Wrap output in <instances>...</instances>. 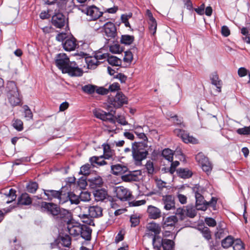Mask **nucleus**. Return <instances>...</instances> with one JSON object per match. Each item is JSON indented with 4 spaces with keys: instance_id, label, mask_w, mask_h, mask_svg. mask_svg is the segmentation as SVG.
Here are the masks:
<instances>
[{
    "instance_id": "nucleus-1",
    "label": "nucleus",
    "mask_w": 250,
    "mask_h": 250,
    "mask_svg": "<svg viewBox=\"0 0 250 250\" xmlns=\"http://www.w3.org/2000/svg\"><path fill=\"white\" fill-rule=\"evenodd\" d=\"M60 205L52 202H43L41 205L42 212L69 224L72 218L71 213L69 210L61 208Z\"/></svg>"
},
{
    "instance_id": "nucleus-2",
    "label": "nucleus",
    "mask_w": 250,
    "mask_h": 250,
    "mask_svg": "<svg viewBox=\"0 0 250 250\" xmlns=\"http://www.w3.org/2000/svg\"><path fill=\"white\" fill-rule=\"evenodd\" d=\"M112 173L115 175H122V179L125 182L136 181L137 175L133 173L134 171H129V173L123 175L128 170L127 166L121 164H116L111 166Z\"/></svg>"
},
{
    "instance_id": "nucleus-3",
    "label": "nucleus",
    "mask_w": 250,
    "mask_h": 250,
    "mask_svg": "<svg viewBox=\"0 0 250 250\" xmlns=\"http://www.w3.org/2000/svg\"><path fill=\"white\" fill-rule=\"evenodd\" d=\"M108 105H110L112 109L116 111V109L121 107L124 104L128 103V98L122 92H118L115 96H108L107 98Z\"/></svg>"
},
{
    "instance_id": "nucleus-4",
    "label": "nucleus",
    "mask_w": 250,
    "mask_h": 250,
    "mask_svg": "<svg viewBox=\"0 0 250 250\" xmlns=\"http://www.w3.org/2000/svg\"><path fill=\"white\" fill-rule=\"evenodd\" d=\"M112 107L110 105H107V112L98 109L94 111V114L96 118L99 119L103 121H108L112 124L115 123V121L113 117L116 113V111L111 108Z\"/></svg>"
},
{
    "instance_id": "nucleus-5",
    "label": "nucleus",
    "mask_w": 250,
    "mask_h": 250,
    "mask_svg": "<svg viewBox=\"0 0 250 250\" xmlns=\"http://www.w3.org/2000/svg\"><path fill=\"white\" fill-rule=\"evenodd\" d=\"M79 9L87 16H90V21H95L101 17L103 12H101L99 8L94 5L87 6L83 8H79Z\"/></svg>"
},
{
    "instance_id": "nucleus-6",
    "label": "nucleus",
    "mask_w": 250,
    "mask_h": 250,
    "mask_svg": "<svg viewBox=\"0 0 250 250\" xmlns=\"http://www.w3.org/2000/svg\"><path fill=\"white\" fill-rule=\"evenodd\" d=\"M62 73H67L71 77H81L83 75V71L78 66L75 61H71L66 68H64Z\"/></svg>"
},
{
    "instance_id": "nucleus-7",
    "label": "nucleus",
    "mask_w": 250,
    "mask_h": 250,
    "mask_svg": "<svg viewBox=\"0 0 250 250\" xmlns=\"http://www.w3.org/2000/svg\"><path fill=\"white\" fill-rule=\"evenodd\" d=\"M174 132L186 144H197L198 143L197 139L189 135L188 133L183 129L177 128L174 130Z\"/></svg>"
},
{
    "instance_id": "nucleus-8",
    "label": "nucleus",
    "mask_w": 250,
    "mask_h": 250,
    "mask_svg": "<svg viewBox=\"0 0 250 250\" xmlns=\"http://www.w3.org/2000/svg\"><path fill=\"white\" fill-rule=\"evenodd\" d=\"M70 62L69 58L65 53L57 54L55 59L56 65L57 67L62 71V73Z\"/></svg>"
},
{
    "instance_id": "nucleus-9",
    "label": "nucleus",
    "mask_w": 250,
    "mask_h": 250,
    "mask_svg": "<svg viewBox=\"0 0 250 250\" xmlns=\"http://www.w3.org/2000/svg\"><path fill=\"white\" fill-rule=\"evenodd\" d=\"M78 231L76 235H81V237L85 240L90 241L91 239L92 229L86 225L79 224Z\"/></svg>"
},
{
    "instance_id": "nucleus-10",
    "label": "nucleus",
    "mask_w": 250,
    "mask_h": 250,
    "mask_svg": "<svg viewBox=\"0 0 250 250\" xmlns=\"http://www.w3.org/2000/svg\"><path fill=\"white\" fill-rule=\"evenodd\" d=\"M132 150V156L134 164L137 166L142 165V161L146 159L149 154L148 152H140L138 150H135L133 147Z\"/></svg>"
},
{
    "instance_id": "nucleus-11",
    "label": "nucleus",
    "mask_w": 250,
    "mask_h": 250,
    "mask_svg": "<svg viewBox=\"0 0 250 250\" xmlns=\"http://www.w3.org/2000/svg\"><path fill=\"white\" fill-rule=\"evenodd\" d=\"M116 196L121 201H126L129 199L131 193L129 190L123 186L116 187L114 190Z\"/></svg>"
},
{
    "instance_id": "nucleus-12",
    "label": "nucleus",
    "mask_w": 250,
    "mask_h": 250,
    "mask_svg": "<svg viewBox=\"0 0 250 250\" xmlns=\"http://www.w3.org/2000/svg\"><path fill=\"white\" fill-rule=\"evenodd\" d=\"M51 22L56 28H62L65 25V16L62 13L55 12L52 17Z\"/></svg>"
},
{
    "instance_id": "nucleus-13",
    "label": "nucleus",
    "mask_w": 250,
    "mask_h": 250,
    "mask_svg": "<svg viewBox=\"0 0 250 250\" xmlns=\"http://www.w3.org/2000/svg\"><path fill=\"white\" fill-rule=\"evenodd\" d=\"M44 194L47 196L46 199L49 201H52L53 199H57L59 200V204H62V200L63 197L62 196L61 190H56L53 189H44Z\"/></svg>"
},
{
    "instance_id": "nucleus-14",
    "label": "nucleus",
    "mask_w": 250,
    "mask_h": 250,
    "mask_svg": "<svg viewBox=\"0 0 250 250\" xmlns=\"http://www.w3.org/2000/svg\"><path fill=\"white\" fill-rule=\"evenodd\" d=\"M73 56H77V59H81V58H84L85 62L87 65V68L89 69H95V63H94V60L91 59V56H88V54L83 51L78 52L72 54Z\"/></svg>"
},
{
    "instance_id": "nucleus-15",
    "label": "nucleus",
    "mask_w": 250,
    "mask_h": 250,
    "mask_svg": "<svg viewBox=\"0 0 250 250\" xmlns=\"http://www.w3.org/2000/svg\"><path fill=\"white\" fill-rule=\"evenodd\" d=\"M88 182L89 188L92 189L93 190L97 189L98 188L101 187L103 184V179L97 173H95V175L93 177L89 176Z\"/></svg>"
},
{
    "instance_id": "nucleus-16",
    "label": "nucleus",
    "mask_w": 250,
    "mask_h": 250,
    "mask_svg": "<svg viewBox=\"0 0 250 250\" xmlns=\"http://www.w3.org/2000/svg\"><path fill=\"white\" fill-rule=\"evenodd\" d=\"M105 35L111 38H115L117 36V29L114 23L111 21L106 22L104 25Z\"/></svg>"
},
{
    "instance_id": "nucleus-17",
    "label": "nucleus",
    "mask_w": 250,
    "mask_h": 250,
    "mask_svg": "<svg viewBox=\"0 0 250 250\" xmlns=\"http://www.w3.org/2000/svg\"><path fill=\"white\" fill-rule=\"evenodd\" d=\"M95 200L97 201H103L111 197L108 195L107 191L104 188H97L92 191Z\"/></svg>"
},
{
    "instance_id": "nucleus-18",
    "label": "nucleus",
    "mask_w": 250,
    "mask_h": 250,
    "mask_svg": "<svg viewBox=\"0 0 250 250\" xmlns=\"http://www.w3.org/2000/svg\"><path fill=\"white\" fill-rule=\"evenodd\" d=\"M175 246L174 242L170 239H161L159 241V246H156L157 250H160L163 248L164 250H171Z\"/></svg>"
},
{
    "instance_id": "nucleus-19",
    "label": "nucleus",
    "mask_w": 250,
    "mask_h": 250,
    "mask_svg": "<svg viewBox=\"0 0 250 250\" xmlns=\"http://www.w3.org/2000/svg\"><path fill=\"white\" fill-rule=\"evenodd\" d=\"M165 214L163 216V220L162 222V226L163 229H165L167 227L174 226L175 224L178 222L177 217L174 215H171L167 217H165Z\"/></svg>"
},
{
    "instance_id": "nucleus-20",
    "label": "nucleus",
    "mask_w": 250,
    "mask_h": 250,
    "mask_svg": "<svg viewBox=\"0 0 250 250\" xmlns=\"http://www.w3.org/2000/svg\"><path fill=\"white\" fill-rule=\"evenodd\" d=\"M67 195L62 200V204H63L68 201H70L71 204L78 205L80 202L79 196L76 195L73 191L69 192L67 191Z\"/></svg>"
},
{
    "instance_id": "nucleus-21",
    "label": "nucleus",
    "mask_w": 250,
    "mask_h": 250,
    "mask_svg": "<svg viewBox=\"0 0 250 250\" xmlns=\"http://www.w3.org/2000/svg\"><path fill=\"white\" fill-rule=\"evenodd\" d=\"M62 45L63 48L66 51L74 50L77 46L76 39L74 37L67 39L64 42H62Z\"/></svg>"
},
{
    "instance_id": "nucleus-22",
    "label": "nucleus",
    "mask_w": 250,
    "mask_h": 250,
    "mask_svg": "<svg viewBox=\"0 0 250 250\" xmlns=\"http://www.w3.org/2000/svg\"><path fill=\"white\" fill-rule=\"evenodd\" d=\"M164 208L167 210L175 208V201L171 195H167L163 199Z\"/></svg>"
},
{
    "instance_id": "nucleus-23",
    "label": "nucleus",
    "mask_w": 250,
    "mask_h": 250,
    "mask_svg": "<svg viewBox=\"0 0 250 250\" xmlns=\"http://www.w3.org/2000/svg\"><path fill=\"white\" fill-rule=\"evenodd\" d=\"M103 209L101 207L96 206H90L88 209V215L91 218H98L103 215Z\"/></svg>"
},
{
    "instance_id": "nucleus-24",
    "label": "nucleus",
    "mask_w": 250,
    "mask_h": 250,
    "mask_svg": "<svg viewBox=\"0 0 250 250\" xmlns=\"http://www.w3.org/2000/svg\"><path fill=\"white\" fill-rule=\"evenodd\" d=\"M147 212L150 219H156L161 216V210L158 208L151 205L148 207Z\"/></svg>"
},
{
    "instance_id": "nucleus-25",
    "label": "nucleus",
    "mask_w": 250,
    "mask_h": 250,
    "mask_svg": "<svg viewBox=\"0 0 250 250\" xmlns=\"http://www.w3.org/2000/svg\"><path fill=\"white\" fill-rule=\"evenodd\" d=\"M147 147V142L144 141L134 142L132 144L131 149L134 147L135 150H138L140 152H148Z\"/></svg>"
},
{
    "instance_id": "nucleus-26",
    "label": "nucleus",
    "mask_w": 250,
    "mask_h": 250,
    "mask_svg": "<svg viewBox=\"0 0 250 250\" xmlns=\"http://www.w3.org/2000/svg\"><path fill=\"white\" fill-rule=\"evenodd\" d=\"M32 204V199L29 195L25 192L18 197L17 205L28 206Z\"/></svg>"
},
{
    "instance_id": "nucleus-27",
    "label": "nucleus",
    "mask_w": 250,
    "mask_h": 250,
    "mask_svg": "<svg viewBox=\"0 0 250 250\" xmlns=\"http://www.w3.org/2000/svg\"><path fill=\"white\" fill-rule=\"evenodd\" d=\"M177 175L182 179H188L193 175V173L188 168H179L176 170Z\"/></svg>"
},
{
    "instance_id": "nucleus-28",
    "label": "nucleus",
    "mask_w": 250,
    "mask_h": 250,
    "mask_svg": "<svg viewBox=\"0 0 250 250\" xmlns=\"http://www.w3.org/2000/svg\"><path fill=\"white\" fill-rule=\"evenodd\" d=\"M195 207L197 210H206V206L204 205L205 200L202 194L195 196Z\"/></svg>"
},
{
    "instance_id": "nucleus-29",
    "label": "nucleus",
    "mask_w": 250,
    "mask_h": 250,
    "mask_svg": "<svg viewBox=\"0 0 250 250\" xmlns=\"http://www.w3.org/2000/svg\"><path fill=\"white\" fill-rule=\"evenodd\" d=\"M8 100L13 106L19 105L21 100L20 98L19 92L7 94Z\"/></svg>"
},
{
    "instance_id": "nucleus-30",
    "label": "nucleus",
    "mask_w": 250,
    "mask_h": 250,
    "mask_svg": "<svg viewBox=\"0 0 250 250\" xmlns=\"http://www.w3.org/2000/svg\"><path fill=\"white\" fill-rule=\"evenodd\" d=\"M60 240L62 242V245L65 247H69L71 245V238L67 234H62L61 235L59 234L57 239L55 240V242L58 244L59 243L58 241Z\"/></svg>"
},
{
    "instance_id": "nucleus-31",
    "label": "nucleus",
    "mask_w": 250,
    "mask_h": 250,
    "mask_svg": "<svg viewBox=\"0 0 250 250\" xmlns=\"http://www.w3.org/2000/svg\"><path fill=\"white\" fill-rule=\"evenodd\" d=\"M113 43L109 46V51L111 53L119 54L124 51V47H121L117 41H113Z\"/></svg>"
},
{
    "instance_id": "nucleus-32",
    "label": "nucleus",
    "mask_w": 250,
    "mask_h": 250,
    "mask_svg": "<svg viewBox=\"0 0 250 250\" xmlns=\"http://www.w3.org/2000/svg\"><path fill=\"white\" fill-rule=\"evenodd\" d=\"M134 41V37L133 35H122L120 38V43L125 45H130Z\"/></svg>"
},
{
    "instance_id": "nucleus-33",
    "label": "nucleus",
    "mask_w": 250,
    "mask_h": 250,
    "mask_svg": "<svg viewBox=\"0 0 250 250\" xmlns=\"http://www.w3.org/2000/svg\"><path fill=\"white\" fill-rule=\"evenodd\" d=\"M211 84L215 85L218 92L221 91V81L219 80L217 72H214L212 74V77L210 78Z\"/></svg>"
},
{
    "instance_id": "nucleus-34",
    "label": "nucleus",
    "mask_w": 250,
    "mask_h": 250,
    "mask_svg": "<svg viewBox=\"0 0 250 250\" xmlns=\"http://www.w3.org/2000/svg\"><path fill=\"white\" fill-rule=\"evenodd\" d=\"M147 229L155 234H159L161 231L160 224H157L154 221H152L148 224Z\"/></svg>"
},
{
    "instance_id": "nucleus-35",
    "label": "nucleus",
    "mask_w": 250,
    "mask_h": 250,
    "mask_svg": "<svg viewBox=\"0 0 250 250\" xmlns=\"http://www.w3.org/2000/svg\"><path fill=\"white\" fill-rule=\"evenodd\" d=\"M89 163L91 164L92 168L96 167L95 165H97L98 166H103L107 164V163L104 160L100 161V159L97 156L91 157L89 158Z\"/></svg>"
},
{
    "instance_id": "nucleus-36",
    "label": "nucleus",
    "mask_w": 250,
    "mask_h": 250,
    "mask_svg": "<svg viewBox=\"0 0 250 250\" xmlns=\"http://www.w3.org/2000/svg\"><path fill=\"white\" fill-rule=\"evenodd\" d=\"M106 60L108 63L112 66H121L122 64V60L110 54Z\"/></svg>"
},
{
    "instance_id": "nucleus-37",
    "label": "nucleus",
    "mask_w": 250,
    "mask_h": 250,
    "mask_svg": "<svg viewBox=\"0 0 250 250\" xmlns=\"http://www.w3.org/2000/svg\"><path fill=\"white\" fill-rule=\"evenodd\" d=\"M6 88L7 90V94L19 92L16 83L13 81L7 82Z\"/></svg>"
},
{
    "instance_id": "nucleus-38",
    "label": "nucleus",
    "mask_w": 250,
    "mask_h": 250,
    "mask_svg": "<svg viewBox=\"0 0 250 250\" xmlns=\"http://www.w3.org/2000/svg\"><path fill=\"white\" fill-rule=\"evenodd\" d=\"M92 168L91 164L86 163L83 165L80 168V171L79 174L85 175L87 176H90L91 173V168Z\"/></svg>"
},
{
    "instance_id": "nucleus-39",
    "label": "nucleus",
    "mask_w": 250,
    "mask_h": 250,
    "mask_svg": "<svg viewBox=\"0 0 250 250\" xmlns=\"http://www.w3.org/2000/svg\"><path fill=\"white\" fill-rule=\"evenodd\" d=\"M198 230L202 233L203 236L208 241L211 238L210 229L207 227H201L197 228Z\"/></svg>"
},
{
    "instance_id": "nucleus-40",
    "label": "nucleus",
    "mask_w": 250,
    "mask_h": 250,
    "mask_svg": "<svg viewBox=\"0 0 250 250\" xmlns=\"http://www.w3.org/2000/svg\"><path fill=\"white\" fill-rule=\"evenodd\" d=\"M235 240L231 236H228L225 239H223L221 241L222 246L225 248L227 249L232 246Z\"/></svg>"
},
{
    "instance_id": "nucleus-41",
    "label": "nucleus",
    "mask_w": 250,
    "mask_h": 250,
    "mask_svg": "<svg viewBox=\"0 0 250 250\" xmlns=\"http://www.w3.org/2000/svg\"><path fill=\"white\" fill-rule=\"evenodd\" d=\"M89 176L83 175L80 177L77 181V185L81 189H85L86 187L88 185V179Z\"/></svg>"
},
{
    "instance_id": "nucleus-42",
    "label": "nucleus",
    "mask_w": 250,
    "mask_h": 250,
    "mask_svg": "<svg viewBox=\"0 0 250 250\" xmlns=\"http://www.w3.org/2000/svg\"><path fill=\"white\" fill-rule=\"evenodd\" d=\"M162 156L168 162L173 161V152L168 148H165L162 152Z\"/></svg>"
},
{
    "instance_id": "nucleus-43",
    "label": "nucleus",
    "mask_w": 250,
    "mask_h": 250,
    "mask_svg": "<svg viewBox=\"0 0 250 250\" xmlns=\"http://www.w3.org/2000/svg\"><path fill=\"white\" fill-rule=\"evenodd\" d=\"M79 217L82 219V221L84 223V225H88L90 226H95V224L94 223L93 218H91L90 217V215H88V214H83L82 215H80Z\"/></svg>"
},
{
    "instance_id": "nucleus-44",
    "label": "nucleus",
    "mask_w": 250,
    "mask_h": 250,
    "mask_svg": "<svg viewBox=\"0 0 250 250\" xmlns=\"http://www.w3.org/2000/svg\"><path fill=\"white\" fill-rule=\"evenodd\" d=\"M218 199L215 197H212L210 200L209 201H205V203L204 205L206 206V210L208 208L210 207L212 208L213 210H217V202Z\"/></svg>"
},
{
    "instance_id": "nucleus-45",
    "label": "nucleus",
    "mask_w": 250,
    "mask_h": 250,
    "mask_svg": "<svg viewBox=\"0 0 250 250\" xmlns=\"http://www.w3.org/2000/svg\"><path fill=\"white\" fill-rule=\"evenodd\" d=\"M38 184L36 182L30 181L26 186V190L28 192L34 193L38 188Z\"/></svg>"
},
{
    "instance_id": "nucleus-46",
    "label": "nucleus",
    "mask_w": 250,
    "mask_h": 250,
    "mask_svg": "<svg viewBox=\"0 0 250 250\" xmlns=\"http://www.w3.org/2000/svg\"><path fill=\"white\" fill-rule=\"evenodd\" d=\"M97 87L96 85L88 84L83 86L82 89L84 93L91 95L95 92Z\"/></svg>"
},
{
    "instance_id": "nucleus-47",
    "label": "nucleus",
    "mask_w": 250,
    "mask_h": 250,
    "mask_svg": "<svg viewBox=\"0 0 250 250\" xmlns=\"http://www.w3.org/2000/svg\"><path fill=\"white\" fill-rule=\"evenodd\" d=\"M7 197H9V198H10V199H8L7 201H6V204H10L12 202L15 201L17 197L16 195V190L14 188H10L8 191V193L7 194H5Z\"/></svg>"
},
{
    "instance_id": "nucleus-48",
    "label": "nucleus",
    "mask_w": 250,
    "mask_h": 250,
    "mask_svg": "<svg viewBox=\"0 0 250 250\" xmlns=\"http://www.w3.org/2000/svg\"><path fill=\"white\" fill-rule=\"evenodd\" d=\"M233 250H244L245 246L240 239H235L233 244Z\"/></svg>"
},
{
    "instance_id": "nucleus-49",
    "label": "nucleus",
    "mask_w": 250,
    "mask_h": 250,
    "mask_svg": "<svg viewBox=\"0 0 250 250\" xmlns=\"http://www.w3.org/2000/svg\"><path fill=\"white\" fill-rule=\"evenodd\" d=\"M13 127L18 131H21L23 129V122L20 119L14 120L12 123Z\"/></svg>"
},
{
    "instance_id": "nucleus-50",
    "label": "nucleus",
    "mask_w": 250,
    "mask_h": 250,
    "mask_svg": "<svg viewBox=\"0 0 250 250\" xmlns=\"http://www.w3.org/2000/svg\"><path fill=\"white\" fill-rule=\"evenodd\" d=\"M202 170L205 172L207 175H209L212 169V166L211 163L208 159L207 163H203L201 164Z\"/></svg>"
},
{
    "instance_id": "nucleus-51",
    "label": "nucleus",
    "mask_w": 250,
    "mask_h": 250,
    "mask_svg": "<svg viewBox=\"0 0 250 250\" xmlns=\"http://www.w3.org/2000/svg\"><path fill=\"white\" fill-rule=\"evenodd\" d=\"M191 189L195 196L203 194L204 192V188L201 187L199 184H195L194 186L191 188Z\"/></svg>"
},
{
    "instance_id": "nucleus-52",
    "label": "nucleus",
    "mask_w": 250,
    "mask_h": 250,
    "mask_svg": "<svg viewBox=\"0 0 250 250\" xmlns=\"http://www.w3.org/2000/svg\"><path fill=\"white\" fill-rule=\"evenodd\" d=\"M24 109V117L27 120H30L33 118V113L27 105H24L23 107Z\"/></svg>"
},
{
    "instance_id": "nucleus-53",
    "label": "nucleus",
    "mask_w": 250,
    "mask_h": 250,
    "mask_svg": "<svg viewBox=\"0 0 250 250\" xmlns=\"http://www.w3.org/2000/svg\"><path fill=\"white\" fill-rule=\"evenodd\" d=\"M133 54L130 50H126L125 52V56L123 61L125 62L130 63L133 60Z\"/></svg>"
},
{
    "instance_id": "nucleus-54",
    "label": "nucleus",
    "mask_w": 250,
    "mask_h": 250,
    "mask_svg": "<svg viewBox=\"0 0 250 250\" xmlns=\"http://www.w3.org/2000/svg\"><path fill=\"white\" fill-rule=\"evenodd\" d=\"M208 158L206 157L202 152L198 153L195 156V160L201 164L203 163H207Z\"/></svg>"
},
{
    "instance_id": "nucleus-55",
    "label": "nucleus",
    "mask_w": 250,
    "mask_h": 250,
    "mask_svg": "<svg viewBox=\"0 0 250 250\" xmlns=\"http://www.w3.org/2000/svg\"><path fill=\"white\" fill-rule=\"evenodd\" d=\"M148 175L153 174L154 171L153 163L150 160L147 161L145 165Z\"/></svg>"
},
{
    "instance_id": "nucleus-56",
    "label": "nucleus",
    "mask_w": 250,
    "mask_h": 250,
    "mask_svg": "<svg viewBox=\"0 0 250 250\" xmlns=\"http://www.w3.org/2000/svg\"><path fill=\"white\" fill-rule=\"evenodd\" d=\"M148 236H152V246L154 249L156 250V246H159V244H157V241H161V239H163L161 237L159 234H149Z\"/></svg>"
},
{
    "instance_id": "nucleus-57",
    "label": "nucleus",
    "mask_w": 250,
    "mask_h": 250,
    "mask_svg": "<svg viewBox=\"0 0 250 250\" xmlns=\"http://www.w3.org/2000/svg\"><path fill=\"white\" fill-rule=\"evenodd\" d=\"M236 132L240 135H250V126L239 128L237 129Z\"/></svg>"
},
{
    "instance_id": "nucleus-58",
    "label": "nucleus",
    "mask_w": 250,
    "mask_h": 250,
    "mask_svg": "<svg viewBox=\"0 0 250 250\" xmlns=\"http://www.w3.org/2000/svg\"><path fill=\"white\" fill-rule=\"evenodd\" d=\"M80 200L83 202L88 201L90 199V194L87 191H81L79 195Z\"/></svg>"
},
{
    "instance_id": "nucleus-59",
    "label": "nucleus",
    "mask_w": 250,
    "mask_h": 250,
    "mask_svg": "<svg viewBox=\"0 0 250 250\" xmlns=\"http://www.w3.org/2000/svg\"><path fill=\"white\" fill-rule=\"evenodd\" d=\"M108 92L109 91L111 92H119V91L120 90V85L119 83L116 82L113 83L112 84H110L107 88Z\"/></svg>"
},
{
    "instance_id": "nucleus-60",
    "label": "nucleus",
    "mask_w": 250,
    "mask_h": 250,
    "mask_svg": "<svg viewBox=\"0 0 250 250\" xmlns=\"http://www.w3.org/2000/svg\"><path fill=\"white\" fill-rule=\"evenodd\" d=\"M108 55H109V53H102V52L100 50H99L98 51L95 53L94 57L95 60H99L104 59H107Z\"/></svg>"
},
{
    "instance_id": "nucleus-61",
    "label": "nucleus",
    "mask_w": 250,
    "mask_h": 250,
    "mask_svg": "<svg viewBox=\"0 0 250 250\" xmlns=\"http://www.w3.org/2000/svg\"><path fill=\"white\" fill-rule=\"evenodd\" d=\"M130 222L131 223V227H135L140 223L139 217L135 215H132L130 218Z\"/></svg>"
},
{
    "instance_id": "nucleus-62",
    "label": "nucleus",
    "mask_w": 250,
    "mask_h": 250,
    "mask_svg": "<svg viewBox=\"0 0 250 250\" xmlns=\"http://www.w3.org/2000/svg\"><path fill=\"white\" fill-rule=\"evenodd\" d=\"M205 223L209 227H214L216 226V220L211 217H206L205 219Z\"/></svg>"
},
{
    "instance_id": "nucleus-63",
    "label": "nucleus",
    "mask_w": 250,
    "mask_h": 250,
    "mask_svg": "<svg viewBox=\"0 0 250 250\" xmlns=\"http://www.w3.org/2000/svg\"><path fill=\"white\" fill-rule=\"evenodd\" d=\"M65 185L71 188L72 185H76V178L74 176L68 177L65 180Z\"/></svg>"
},
{
    "instance_id": "nucleus-64",
    "label": "nucleus",
    "mask_w": 250,
    "mask_h": 250,
    "mask_svg": "<svg viewBox=\"0 0 250 250\" xmlns=\"http://www.w3.org/2000/svg\"><path fill=\"white\" fill-rule=\"evenodd\" d=\"M113 78L118 79L121 83H125L127 80V76L125 74L119 73L113 77Z\"/></svg>"
}]
</instances>
